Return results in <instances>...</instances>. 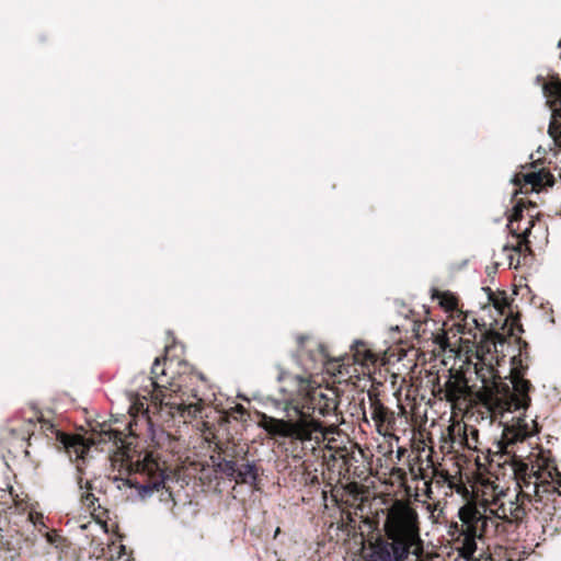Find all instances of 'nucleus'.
<instances>
[{
    "label": "nucleus",
    "mask_w": 561,
    "mask_h": 561,
    "mask_svg": "<svg viewBox=\"0 0 561 561\" xmlns=\"http://www.w3.org/2000/svg\"><path fill=\"white\" fill-rule=\"evenodd\" d=\"M524 181L526 184L531 185L534 190H540L546 185L553 184V178L549 172L545 170L530 171L524 174Z\"/></svg>",
    "instance_id": "ddd939ff"
},
{
    "label": "nucleus",
    "mask_w": 561,
    "mask_h": 561,
    "mask_svg": "<svg viewBox=\"0 0 561 561\" xmlns=\"http://www.w3.org/2000/svg\"><path fill=\"white\" fill-rule=\"evenodd\" d=\"M298 389L285 398V412L290 419L285 426V436L294 442H300L302 449L314 450L323 437L322 424L314 417L318 411L320 415H330L335 410V400L329 398L318 388H312L309 381L297 377Z\"/></svg>",
    "instance_id": "f03ea898"
},
{
    "label": "nucleus",
    "mask_w": 561,
    "mask_h": 561,
    "mask_svg": "<svg viewBox=\"0 0 561 561\" xmlns=\"http://www.w3.org/2000/svg\"><path fill=\"white\" fill-rule=\"evenodd\" d=\"M35 427H36L35 421L33 420V417H30L23 423V425L20 430L16 427H12L11 432L13 434L19 432V436L21 437V439L25 440V439H30L31 435L34 434Z\"/></svg>",
    "instance_id": "4468645a"
},
{
    "label": "nucleus",
    "mask_w": 561,
    "mask_h": 561,
    "mask_svg": "<svg viewBox=\"0 0 561 561\" xmlns=\"http://www.w3.org/2000/svg\"><path fill=\"white\" fill-rule=\"evenodd\" d=\"M187 409H188V412H190V413H194V414H196L197 412H199V411H201V407H199V404H198V403H195V404L190 403V404L187 405Z\"/></svg>",
    "instance_id": "412c9836"
},
{
    "label": "nucleus",
    "mask_w": 561,
    "mask_h": 561,
    "mask_svg": "<svg viewBox=\"0 0 561 561\" xmlns=\"http://www.w3.org/2000/svg\"><path fill=\"white\" fill-rule=\"evenodd\" d=\"M460 523H453L449 534L453 537L459 554L468 561L477 560L478 540H482L489 523H493L477 507L463 505L459 508Z\"/></svg>",
    "instance_id": "7ed1b4c3"
},
{
    "label": "nucleus",
    "mask_w": 561,
    "mask_h": 561,
    "mask_svg": "<svg viewBox=\"0 0 561 561\" xmlns=\"http://www.w3.org/2000/svg\"><path fill=\"white\" fill-rule=\"evenodd\" d=\"M224 453L225 457L216 463V470L236 483L255 485L259 480V466L255 461L239 463L247 458L249 448L233 446Z\"/></svg>",
    "instance_id": "39448f33"
},
{
    "label": "nucleus",
    "mask_w": 561,
    "mask_h": 561,
    "mask_svg": "<svg viewBox=\"0 0 561 561\" xmlns=\"http://www.w3.org/2000/svg\"><path fill=\"white\" fill-rule=\"evenodd\" d=\"M554 105L548 133L554 140H561V85L556 90Z\"/></svg>",
    "instance_id": "9b49d317"
},
{
    "label": "nucleus",
    "mask_w": 561,
    "mask_h": 561,
    "mask_svg": "<svg viewBox=\"0 0 561 561\" xmlns=\"http://www.w3.org/2000/svg\"><path fill=\"white\" fill-rule=\"evenodd\" d=\"M368 398L371 410V417L376 422L378 432H381V426L388 421V409L380 402L374 391H368Z\"/></svg>",
    "instance_id": "9d476101"
},
{
    "label": "nucleus",
    "mask_w": 561,
    "mask_h": 561,
    "mask_svg": "<svg viewBox=\"0 0 561 561\" xmlns=\"http://www.w3.org/2000/svg\"><path fill=\"white\" fill-rule=\"evenodd\" d=\"M528 466L526 463H520L515 469L516 473L523 474L522 482V491L518 494V500L520 504L516 507L515 517L517 519H522L527 515H533L535 518H538L537 513L540 510V505L542 504V497L540 492H549L550 483L548 481H541V473L539 471L527 473Z\"/></svg>",
    "instance_id": "20e7f679"
},
{
    "label": "nucleus",
    "mask_w": 561,
    "mask_h": 561,
    "mask_svg": "<svg viewBox=\"0 0 561 561\" xmlns=\"http://www.w3.org/2000/svg\"><path fill=\"white\" fill-rule=\"evenodd\" d=\"M234 409H236V412L239 413L241 417L247 414L245 408L241 404L236 405Z\"/></svg>",
    "instance_id": "5701e85b"
},
{
    "label": "nucleus",
    "mask_w": 561,
    "mask_h": 561,
    "mask_svg": "<svg viewBox=\"0 0 561 561\" xmlns=\"http://www.w3.org/2000/svg\"><path fill=\"white\" fill-rule=\"evenodd\" d=\"M313 481L318 482V477H313L312 482Z\"/></svg>",
    "instance_id": "393cba45"
},
{
    "label": "nucleus",
    "mask_w": 561,
    "mask_h": 561,
    "mask_svg": "<svg viewBox=\"0 0 561 561\" xmlns=\"http://www.w3.org/2000/svg\"><path fill=\"white\" fill-rule=\"evenodd\" d=\"M523 219V208L519 203H517L513 207L512 215L508 218L507 228L510 232L517 238L518 240V251H522L523 247L529 249V240L528 237L530 234L531 228L535 226V219H529L527 222V227L522 230L520 221Z\"/></svg>",
    "instance_id": "6e6552de"
},
{
    "label": "nucleus",
    "mask_w": 561,
    "mask_h": 561,
    "mask_svg": "<svg viewBox=\"0 0 561 561\" xmlns=\"http://www.w3.org/2000/svg\"><path fill=\"white\" fill-rule=\"evenodd\" d=\"M423 550L417 512L397 503L388 510L383 534L368 540L363 561H408Z\"/></svg>",
    "instance_id": "f257e3e1"
},
{
    "label": "nucleus",
    "mask_w": 561,
    "mask_h": 561,
    "mask_svg": "<svg viewBox=\"0 0 561 561\" xmlns=\"http://www.w3.org/2000/svg\"><path fill=\"white\" fill-rule=\"evenodd\" d=\"M530 434L531 432L527 422L524 417L518 416L513 424H505L500 445L502 448L507 449L508 446L525 440ZM505 453L508 451L505 450Z\"/></svg>",
    "instance_id": "1a4fd4ad"
},
{
    "label": "nucleus",
    "mask_w": 561,
    "mask_h": 561,
    "mask_svg": "<svg viewBox=\"0 0 561 561\" xmlns=\"http://www.w3.org/2000/svg\"><path fill=\"white\" fill-rule=\"evenodd\" d=\"M512 390L507 387V397L505 404L507 411L517 412L525 411L530 404L529 392L533 389V385L528 379L524 378L526 367L522 365L520 359L516 356L512 357Z\"/></svg>",
    "instance_id": "0eeeda50"
},
{
    "label": "nucleus",
    "mask_w": 561,
    "mask_h": 561,
    "mask_svg": "<svg viewBox=\"0 0 561 561\" xmlns=\"http://www.w3.org/2000/svg\"><path fill=\"white\" fill-rule=\"evenodd\" d=\"M559 47L561 48V38H560V42H559Z\"/></svg>",
    "instance_id": "a878e982"
},
{
    "label": "nucleus",
    "mask_w": 561,
    "mask_h": 561,
    "mask_svg": "<svg viewBox=\"0 0 561 561\" xmlns=\"http://www.w3.org/2000/svg\"><path fill=\"white\" fill-rule=\"evenodd\" d=\"M137 471L141 478H129L127 481L131 488L137 489L140 497L152 495L154 491L164 486L168 478L167 468L151 455H147L142 461L137 463Z\"/></svg>",
    "instance_id": "423d86ee"
},
{
    "label": "nucleus",
    "mask_w": 561,
    "mask_h": 561,
    "mask_svg": "<svg viewBox=\"0 0 561 561\" xmlns=\"http://www.w3.org/2000/svg\"><path fill=\"white\" fill-rule=\"evenodd\" d=\"M83 480L81 477L78 478V484H79V488L80 489H83V484H82ZM85 489H91V484L89 481L85 482V485H84Z\"/></svg>",
    "instance_id": "b1692460"
},
{
    "label": "nucleus",
    "mask_w": 561,
    "mask_h": 561,
    "mask_svg": "<svg viewBox=\"0 0 561 561\" xmlns=\"http://www.w3.org/2000/svg\"><path fill=\"white\" fill-rule=\"evenodd\" d=\"M77 457L84 462L85 456L89 454L90 448L83 444L73 446Z\"/></svg>",
    "instance_id": "6ab92c4d"
},
{
    "label": "nucleus",
    "mask_w": 561,
    "mask_h": 561,
    "mask_svg": "<svg viewBox=\"0 0 561 561\" xmlns=\"http://www.w3.org/2000/svg\"><path fill=\"white\" fill-rule=\"evenodd\" d=\"M492 347L494 348V352H496V344L494 342H486L481 350L484 351L485 348L486 354L492 355Z\"/></svg>",
    "instance_id": "aec40b11"
},
{
    "label": "nucleus",
    "mask_w": 561,
    "mask_h": 561,
    "mask_svg": "<svg viewBox=\"0 0 561 561\" xmlns=\"http://www.w3.org/2000/svg\"><path fill=\"white\" fill-rule=\"evenodd\" d=\"M81 502L87 507V510H89V511H95L96 510L95 503L98 502V499L95 497V495L93 493H91V492H83L81 494Z\"/></svg>",
    "instance_id": "dca6fc26"
},
{
    "label": "nucleus",
    "mask_w": 561,
    "mask_h": 561,
    "mask_svg": "<svg viewBox=\"0 0 561 561\" xmlns=\"http://www.w3.org/2000/svg\"><path fill=\"white\" fill-rule=\"evenodd\" d=\"M489 290V298L492 301L493 306L500 310L502 313L504 312V309L508 306L507 297L504 293L493 294L490 288Z\"/></svg>",
    "instance_id": "2eb2a0df"
},
{
    "label": "nucleus",
    "mask_w": 561,
    "mask_h": 561,
    "mask_svg": "<svg viewBox=\"0 0 561 561\" xmlns=\"http://www.w3.org/2000/svg\"><path fill=\"white\" fill-rule=\"evenodd\" d=\"M165 357H157L152 364L151 367V374L154 376V378H159L160 376L165 375V370L162 367V364H164Z\"/></svg>",
    "instance_id": "f3484780"
},
{
    "label": "nucleus",
    "mask_w": 561,
    "mask_h": 561,
    "mask_svg": "<svg viewBox=\"0 0 561 561\" xmlns=\"http://www.w3.org/2000/svg\"><path fill=\"white\" fill-rule=\"evenodd\" d=\"M37 421L42 423V428L50 430L53 428V424L47 421H44L42 417H37Z\"/></svg>",
    "instance_id": "4be33fe9"
},
{
    "label": "nucleus",
    "mask_w": 561,
    "mask_h": 561,
    "mask_svg": "<svg viewBox=\"0 0 561 561\" xmlns=\"http://www.w3.org/2000/svg\"><path fill=\"white\" fill-rule=\"evenodd\" d=\"M351 348L355 363L368 366L369 364H375L377 362V356L367 347L365 342L355 341Z\"/></svg>",
    "instance_id": "f8f14e48"
},
{
    "label": "nucleus",
    "mask_w": 561,
    "mask_h": 561,
    "mask_svg": "<svg viewBox=\"0 0 561 561\" xmlns=\"http://www.w3.org/2000/svg\"><path fill=\"white\" fill-rule=\"evenodd\" d=\"M465 432H466V446L468 448H473L471 445V440L477 442L478 434H479L478 430L473 426L468 427L467 425H465Z\"/></svg>",
    "instance_id": "a211bd4d"
}]
</instances>
